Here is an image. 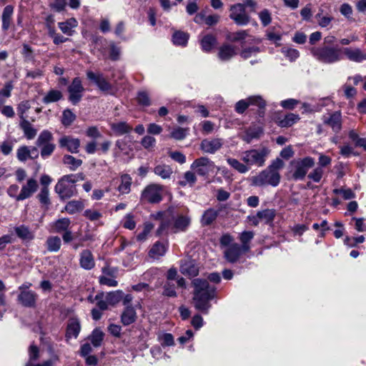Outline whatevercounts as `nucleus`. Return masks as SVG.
Segmentation results:
<instances>
[{"label": "nucleus", "mask_w": 366, "mask_h": 366, "mask_svg": "<svg viewBox=\"0 0 366 366\" xmlns=\"http://www.w3.org/2000/svg\"><path fill=\"white\" fill-rule=\"evenodd\" d=\"M123 292L121 290H117L115 292H112L107 294L106 299L109 304L110 305H116L123 298Z\"/></svg>", "instance_id": "nucleus-51"}, {"label": "nucleus", "mask_w": 366, "mask_h": 366, "mask_svg": "<svg viewBox=\"0 0 366 366\" xmlns=\"http://www.w3.org/2000/svg\"><path fill=\"white\" fill-rule=\"evenodd\" d=\"M54 137L51 132L49 130H43L39 135L36 144L37 147L42 149L44 147L50 144L53 142Z\"/></svg>", "instance_id": "nucleus-30"}, {"label": "nucleus", "mask_w": 366, "mask_h": 366, "mask_svg": "<svg viewBox=\"0 0 366 366\" xmlns=\"http://www.w3.org/2000/svg\"><path fill=\"white\" fill-rule=\"evenodd\" d=\"M17 159L21 162H25L30 159L29 147L26 146L20 147L16 152Z\"/></svg>", "instance_id": "nucleus-62"}, {"label": "nucleus", "mask_w": 366, "mask_h": 366, "mask_svg": "<svg viewBox=\"0 0 366 366\" xmlns=\"http://www.w3.org/2000/svg\"><path fill=\"white\" fill-rule=\"evenodd\" d=\"M38 187V182L35 179H29L26 184L22 186L20 193L15 197V199L23 201L31 197L37 191Z\"/></svg>", "instance_id": "nucleus-14"}, {"label": "nucleus", "mask_w": 366, "mask_h": 366, "mask_svg": "<svg viewBox=\"0 0 366 366\" xmlns=\"http://www.w3.org/2000/svg\"><path fill=\"white\" fill-rule=\"evenodd\" d=\"M323 122L330 126L333 132L338 133L342 129V114L340 111L333 112L329 117H325Z\"/></svg>", "instance_id": "nucleus-22"}, {"label": "nucleus", "mask_w": 366, "mask_h": 366, "mask_svg": "<svg viewBox=\"0 0 366 366\" xmlns=\"http://www.w3.org/2000/svg\"><path fill=\"white\" fill-rule=\"evenodd\" d=\"M13 14L14 7L12 6L7 5L4 7L1 15L2 29L4 31H7L10 28Z\"/></svg>", "instance_id": "nucleus-28"}, {"label": "nucleus", "mask_w": 366, "mask_h": 366, "mask_svg": "<svg viewBox=\"0 0 366 366\" xmlns=\"http://www.w3.org/2000/svg\"><path fill=\"white\" fill-rule=\"evenodd\" d=\"M189 35L183 31H176L172 36V41L175 45L185 46L187 43Z\"/></svg>", "instance_id": "nucleus-46"}, {"label": "nucleus", "mask_w": 366, "mask_h": 366, "mask_svg": "<svg viewBox=\"0 0 366 366\" xmlns=\"http://www.w3.org/2000/svg\"><path fill=\"white\" fill-rule=\"evenodd\" d=\"M260 51L261 50L258 46H250L242 49L240 52V56L242 58L247 59L252 56H255L257 54L260 52Z\"/></svg>", "instance_id": "nucleus-58"}, {"label": "nucleus", "mask_w": 366, "mask_h": 366, "mask_svg": "<svg viewBox=\"0 0 366 366\" xmlns=\"http://www.w3.org/2000/svg\"><path fill=\"white\" fill-rule=\"evenodd\" d=\"M167 252V247L160 242H157L149 252V255L153 259H159L164 256Z\"/></svg>", "instance_id": "nucleus-31"}, {"label": "nucleus", "mask_w": 366, "mask_h": 366, "mask_svg": "<svg viewBox=\"0 0 366 366\" xmlns=\"http://www.w3.org/2000/svg\"><path fill=\"white\" fill-rule=\"evenodd\" d=\"M104 337V333L99 328H95L88 337V339L94 347H99L102 345Z\"/></svg>", "instance_id": "nucleus-33"}, {"label": "nucleus", "mask_w": 366, "mask_h": 366, "mask_svg": "<svg viewBox=\"0 0 366 366\" xmlns=\"http://www.w3.org/2000/svg\"><path fill=\"white\" fill-rule=\"evenodd\" d=\"M269 153L270 149L265 147L259 149H252L244 152L241 159L249 168L251 166L261 167L264 165L267 157Z\"/></svg>", "instance_id": "nucleus-6"}, {"label": "nucleus", "mask_w": 366, "mask_h": 366, "mask_svg": "<svg viewBox=\"0 0 366 366\" xmlns=\"http://www.w3.org/2000/svg\"><path fill=\"white\" fill-rule=\"evenodd\" d=\"M247 252L244 251L240 244L233 243L224 250V257L228 262L233 264L237 262L242 254Z\"/></svg>", "instance_id": "nucleus-13"}, {"label": "nucleus", "mask_w": 366, "mask_h": 366, "mask_svg": "<svg viewBox=\"0 0 366 366\" xmlns=\"http://www.w3.org/2000/svg\"><path fill=\"white\" fill-rule=\"evenodd\" d=\"M262 130L260 128H249L242 137L243 141L247 143H250L254 139H259L262 134Z\"/></svg>", "instance_id": "nucleus-36"}, {"label": "nucleus", "mask_w": 366, "mask_h": 366, "mask_svg": "<svg viewBox=\"0 0 366 366\" xmlns=\"http://www.w3.org/2000/svg\"><path fill=\"white\" fill-rule=\"evenodd\" d=\"M254 237V232L251 231H244L239 235V240L242 243L240 245L244 251L250 250L249 242Z\"/></svg>", "instance_id": "nucleus-41"}, {"label": "nucleus", "mask_w": 366, "mask_h": 366, "mask_svg": "<svg viewBox=\"0 0 366 366\" xmlns=\"http://www.w3.org/2000/svg\"><path fill=\"white\" fill-rule=\"evenodd\" d=\"M63 98V94L61 91L56 89H51L42 99L43 103L48 104L53 102H56Z\"/></svg>", "instance_id": "nucleus-34"}, {"label": "nucleus", "mask_w": 366, "mask_h": 366, "mask_svg": "<svg viewBox=\"0 0 366 366\" xmlns=\"http://www.w3.org/2000/svg\"><path fill=\"white\" fill-rule=\"evenodd\" d=\"M153 228V224L150 222L145 223L143 231L137 236V240L140 242L145 240L147 235L150 233Z\"/></svg>", "instance_id": "nucleus-63"}, {"label": "nucleus", "mask_w": 366, "mask_h": 366, "mask_svg": "<svg viewBox=\"0 0 366 366\" xmlns=\"http://www.w3.org/2000/svg\"><path fill=\"white\" fill-rule=\"evenodd\" d=\"M84 207V202L81 200L69 201L65 206L64 210L70 214L79 212Z\"/></svg>", "instance_id": "nucleus-32"}, {"label": "nucleus", "mask_w": 366, "mask_h": 366, "mask_svg": "<svg viewBox=\"0 0 366 366\" xmlns=\"http://www.w3.org/2000/svg\"><path fill=\"white\" fill-rule=\"evenodd\" d=\"M197 182V177L195 172L187 171L184 174L183 180L179 182V184L182 187H185L189 184L192 187Z\"/></svg>", "instance_id": "nucleus-47"}, {"label": "nucleus", "mask_w": 366, "mask_h": 366, "mask_svg": "<svg viewBox=\"0 0 366 366\" xmlns=\"http://www.w3.org/2000/svg\"><path fill=\"white\" fill-rule=\"evenodd\" d=\"M229 17L236 24L244 26L247 25L250 20V16L247 14L244 5L236 4L230 7Z\"/></svg>", "instance_id": "nucleus-11"}, {"label": "nucleus", "mask_w": 366, "mask_h": 366, "mask_svg": "<svg viewBox=\"0 0 366 366\" xmlns=\"http://www.w3.org/2000/svg\"><path fill=\"white\" fill-rule=\"evenodd\" d=\"M192 284L194 288L192 298L194 307L204 314L208 313L211 307L209 302L215 297L216 287L207 280L199 278L193 280Z\"/></svg>", "instance_id": "nucleus-1"}, {"label": "nucleus", "mask_w": 366, "mask_h": 366, "mask_svg": "<svg viewBox=\"0 0 366 366\" xmlns=\"http://www.w3.org/2000/svg\"><path fill=\"white\" fill-rule=\"evenodd\" d=\"M38 295L32 290L19 292L17 301L25 307H34L36 306Z\"/></svg>", "instance_id": "nucleus-17"}, {"label": "nucleus", "mask_w": 366, "mask_h": 366, "mask_svg": "<svg viewBox=\"0 0 366 366\" xmlns=\"http://www.w3.org/2000/svg\"><path fill=\"white\" fill-rule=\"evenodd\" d=\"M14 232L18 238L24 242H30L35 238V232L25 224L15 227Z\"/></svg>", "instance_id": "nucleus-21"}, {"label": "nucleus", "mask_w": 366, "mask_h": 366, "mask_svg": "<svg viewBox=\"0 0 366 366\" xmlns=\"http://www.w3.org/2000/svg\"><path fill=\"white\" fill-rule=\"evenodd\" d=\"M163 186L158 184H151L142 191L141 199L150 204H157L162 200Z\"/></svg>", "instance_id": "nucleus-7"}, {"label": "nucleus", "mask_w": 366, "mask_h": 366, "mask_svg": "<svg viewBox=\"0 0 366 366\" xmlns=\"http://www.w3.org/2000/svg\"><path fill=\"white\" fill-rule=\"evenodd\" d=\"M315 159L306 157L302 159H293L290 163V172L295 180H303L308 170L315 166Z\"/></svg>", "instance_id": "nucleus-5"}, {"label": "nucleus", "mask_w": 366, "mask_h": 366, "mask_svg": "<svg viewBox=\"0 0 366 366\" xmlns=\"http://www.w3.org/2000/svg\"><path fill=\"white\" fill-rule=\"evenodd\" d=\"M154 172L161 178L166 179L170 178L173 171L169 165L159 164L154 168Z\"/></svg>", "instance_id": "nucleus-35"}, {"label": "nucleus", "mask_w": 366, "mask_h": 366, "mask_svg": "<svg viewBox=\"0 0 366 366\" xmlns=\"http://www.w3.org/2000/svg\"><path fill=\"white\" fill-rule=\"evenodd\" d=\"M258 16L263 26H267L272 22L271 12L267 9L262 10Z\"/></svg>", "instance_id": "nucleus-59"}, {"label": "nucleus", "mask_w": 366, "mask_h": 366, "mask_svg": "<svg viewBox=\"0 0 366 366\" xmlns=\"http://www.w3.org/2000/svg\"><path fill=\"white\" fill-rule=\"evenodd\" d=\"M162 295L168 297H176L177 293L174 284L172 282L167 281L163 285Z\"/></svg>", "instance_id": "nucleus-48"}, {"label": "nucleus", "mask_w": 366, "mask_h": 366, "mask_svg": "<svg viewBox=\"0 0 366 366\" xmlns=\"http://www.w3.org/2000/svg\"><path fill=\"white\" fill-rule=\"evenodd\" d=\"M257 213L260 220L263 221L265 224L272 222L275 217V211L274 209H266L259 211Z\"/></svg>", "instance_id": "nucleus-44"}, {"label": "nucleus", "mask_w": 366, "mask_h": 366, "mask_svg": "<svg viewBox=\"0 0 366 366\" xmlns=\"http://www.w3.org/2000/svg\"><path fill=\"white\" fill-rule=\"evenodd\" d=\"M132 184V178L129 174H124L121 177V184H119L118 189L122 194H127L130 191Z\"/></svg>", "instance_id": "nucleus-45"}, {"label": "nucleus", "mask_w": 366, "mask_h": 366, "mask_svg": "<svg viewBox=\"0 0 366 366\" xmlns=\"http://www.w3.org/2000/svg\"><path fill=\"white\" fill-rule=\"evenodd\" d=\"M104 294L103 292L98 293L95 297L94 300L97 301V306L99 310L102 311L107 310L108 309V304L109 302L107 300H104Z\"/></svg>", "instance_id": "nucleus-61"}, {"label": "nucleus", "mask_w": 366, "mask_h": 366, "mask_svg": "<svg viewBox=\"0 0 366 366\" xmlns=\"http://www.w3.org/2000/svg\"><path fill=\"white\" fill-rule=\"evenodd\" d=\"M63 180H66L71 184H74L78 182L83 181L85 179V175L80 172L77 174H66L62 177Z\"/></svg>", "instance_id": "nucleus-57"}, {"label": "nucleus", "mask_w": 366, "mask_h": 366, "mask_svg": "<svg viewBox=\"0 0 366 366\" xmlns=\"http://www.w3.org/2000/svg\"><path fill=\"white\" fill-rule=\"evenodd\" d=\"M311 55L317 61L325 64H333L343 59L342 48L330 45H320L310 49Z\"/></svg>", "instance_id": "nucleus-3"}, {"label": "nucleus", "mask_w": 366, "mask_h": 366, "mask_svg": "<svg viewBox=\"0 0 366 366\" xmlns=\"http://www.w3.org/2000/svg\"><path fill=\"white\" fill-rule=\"evenodd\" d=\"M284 166V162L280 158H276L265 169L252 177V184L257 187L264 185L277 187L281 179L280 170H281Z\"/></svg>", "instance_id": "nucleus-2"}, {"label": "nucleus", "mask_w": 366, "mask_h": 366, "mask_svg": "<svg viewBox=\"0 0 366 366\" xmlns=\"http://www.w3.org/2000/svg\"><path fill=\"white\" fill-rule=\"evenodd\" d=\"M300 116L293 113L287 114L282 119L279 120L278 125L281 127H289L300 120Z\"/></svg>", "instance_id": "nucleus-39"}, {"label": "nucleus", "mask_w": 366, "mask_h": 366, "mask_svg": "<svg viewBox=\"0 0 366 366\" xmlns=\"http://www.w3.org/2000/svg\"><path fill=\"white\" fill-rule=\"evenodd\" d=\"M216 166L208 157H202L196 159L191 164V169L199 176L207 177L214 172Z\"/></svg>", "instance_id": "nucleus-8"}, {"label": "nucleus", "mask_w": 366, "mask_h": 366, "mask_svg": "<svg viewBox=\"0 0 366 366\" xmlns=\"http://www.w3.org/2000/svg\"><path fill=\"white\" fill-rule=\"evenodd\" d=\"M84 90L81 79L79 77L73 79L67 88L69 101L74 105L77 104L81 100Z\"/></svg>", "instance_id": "nucleus-10"}, {"label": "nucleus", "mask_w": 366, "mask_h": 366, "mask_svg": "<svg viewBox=\"0 0 366 366\" xmlns=\"http://www.w3.org/2000/svg\"><path fill=\"white\" fill-rule=\"evenodd\" d=\"M322 9L320 10V11L315 15V19H317L319 26L324 28L330 24L332 21V17L330 16H322Z\"/></svg>", "instance_id": "nucleus-53"}, {"label": "nucleus", "mask_w": 366, "mask_h": 366, "mask_svg": "<svg viewBox=\"0 0 366 366\" xmlns=\"http://www.w3.org/2000/svg\"><path fill=\"white\" fill-rule=\"evenodd\" d=\"M324 174V169L321 167H317L307 175L308 179L312 180L314 182L318 183L320 182Z\"/></svg>", "instance_id": "nucleus-56"}, {"label": "nucleus", "mask_w": 366, "mask_h": 366, "mask_svg": "<svg viewBox=\"0 0 366 366\" xmlns=\"http://www.w3.org/2000/svg\"><path fill=\"white\" fill-rule=\"evenodd\" d=\"M54 190L62 200L69 199L77 194L76 186L71 184L66 180H63V177L59 180Z\"/></svg>", "instance_id": "nucleus-12"}, {"label": "nucleus", "mask_w": 366, "mask_h": 366, "mask_svg": "<svg viewBox=\"0 0 366 366\" xmlns=\"http://www.w3.org/2000/svg\"><path fill=\"white\" fill-rule=\"evenodd\" d=\"M237 54L236 47L229 44L222 45L219 49L218 57L222 61H229Z\"/></svg>", "instance_id": "nucleus-23"}, {"label": "nucleus", "mask_w": 366, "mask_h": 366, "mask_svg": "<svg viewBox=\"0 0 366 366\" xmlns=\"http://www.w3.org/2000/svg\"><path fill=\"white\" fill-rule=\"evenodd\" d=\"M191 224V218L188 216L179 214L172 218L163 219L160 222L159 227L157 229V235L162 236L171 233L184 232L187 230Z\"/></svg>", "instance_id": "nucleus-4"}, {"label": "nucleus", "mask_w": 366, "mask_h": 366, "mask_svg": "<svg viewBox=\"0 0 366 366\" xmlns=\"http://www.w3.org/2000/svg\"><path fill=\"white\" fill-rule=\"evenodd\" d=\"M342 54L351 61L360 63L366 60V52L360 48H342Z\"/></svg>", "instance_id": "nucleus-18"}, {"label": "nucleus", "mask_w": 366, "mask_h": 366, "mask_svg": "<svg viewBox=\"0 0 366 366\" xmlns=\"http://www.w3.org/2000/svg\"><path fill=\"white\" fill-rule=\"evenodd\" d=\"M76 119V115L69 109H65L62 113L61 123L63 125L70 126Z\"/></svg>", "instance_id": "nucleus-50"}, {"label": "nucleus", "mask_w": 366, "mask_h": 366, "mask_svg": "<svg viewBox=\"0 0 366 366\" xmlns=\"http://www.w3.org/2000/svg\"><path fill=\"white\" fill-rule=\"evenodd\" d=\"M80 330L81 325L79 321L76 319L70 320L66 327V340L71 337L76 338L80 332Z\"/></svg>", "instance_id": "nucleus-26"}, {"label": "nucleus", "mask_w": 366, "mask_h": 366, "mask_svg": "<svg viewBox=\"0 0 366 366\" xmlns=\"http://www.w3.org/2000/svg\"><path fill=\"white\" fill-rule=\"evenodd\" d=\"M36 197L42 205L46 206V207L50 205L51 201L49 199V188H41Z\"/></svg>", "instance_id": "nucleus-49"}, {"label": "nucleus", "mask_w": 366, "mask_h": 366, "mask_svg": "<svg viewBox=\"0 0 366 366\" xmlns=\"http://www.w3.org/2000/svg\"><path fill=\"white\" fill-rule=\"evenodd\" d=\"M110 128L117 136L129 134L132 130V127L126 122H119L110 124Z\"/></svg>", "instance_id": "nucleus-27"}, {"label": "nucleus", "mask_w": 366, "mask_h": 366, "mask_svg": "<svg viewBox=\"0 0 366 366\" xmlns=\"http://www.w3.org/2000/svg\"><path fill=\"white\" fill-rule=\"evenodd\" d=\"M71 221L69 218L59 219L53 223V228L56 232H65L69 228Z\"/></svg>", "instance_id": "nucleus-43"}, {"label": "nucleus", "mask_w": 366, "mask_h": 366, "mask_svg": "<svg viewBox=\"0 0 366 366\" xmlns=\"http://www.w3.org/2000/svg\"><path fill=\"white\" fill-rule=\"evenodd\" d=\"M217 43V39L210 34L204 36L201 41V46L203 51L209 52Z\"/></svg>", "instance_id": "nucleus-42"}, {"label": "nucleus", "mask_w": 366, "mask_h": 366, "mask_svg": "<svg viewBox=\"0 0 366 366\" xmlns=\"http://www.w3.org/2000/svg\"><path fill=\"white\" fill-rule=\"evenodd\" d=\"M31 108L30 102L29 101L21 102L17 107V112L20 120L27 119L26 113Z\"/></svg>", "instance_id": "nucleus-52"}, {"label": "nucleus", "mask_w": 366, "mask_h": 366, "mask_svg": "<svg viewBox=\"0 0 366 366\" xmlns=\"http://www.w3.org/2000/svg\"><path fill=\"white\" fill-rule=\"evenodd\" d=\"M87 79L104 94H112L113 86L101 72L86 71Z\"/></svg>", "instance_id": "nucleus-9"}, {"label": "nucleus", "mask_w": 366, "mask_h": 366, "mask_svg": "<svg viewBox=\"0 0 366 366\" xmlns=\"http://www.w3.org/2000/svg\"><path fill=\"white\" fill-rule=\"evenodd\" d=\"M84 216L90 221H97L102 217V214L95 209H86L84 212Z\"/></svg>", "instance_id": "nucleus-64"}, {"label": "nucleus", "mask_w": 366, "mask_h": 366, "mask_svg": "<svg viewBox=\"0 0 366 366\" xmlns=\"http://www.w3.org/2000/svg\"><path fill=\"white\" fill-rule=\"evenodd\" d=\"M180 272L185 276L194 277L199 274V267L194 260L185 259L181 261Z\"/></svg>", "instance_id": "nucleus-16"}, {"label": "nucleus", "mask_w": 366, "mask_h": 366, "mask_svg": "<svg viewBox=\"0 0 366 366\" xmlns=\"http://www.w3.org/2000/svg\"><path fill=\"white\" fill-rule=\"evenodd\" d=\"M137 319V313L134 307H127L121 316V321L125 326L134 322Z\"/></svg>", "instance_id": "nucleus-29"}, {"label": "nucleus", "mask_w": 366, "mask_h": 366, "mask_svg": "<svg viewBox=\"0 0 366 366\" xmlns=\"http://www.w3.org/2000/svg\"><path fill=\"white\" fill-rule=\"evenodd\" d=\"M47 250L50 252H58L61 245V239L57 236H52L47 238L46 241Z\"/></svg>", "instance_id": "nucleus-37"}, {"label": "nucleus", "mask_w": 366, "mask_h": 366, "mask_svg": "<svg viewBox=\"0 0 366 366\" xmlns=\"http://www.w3.org/2000/svg\"><path fill=\"white\" fill-rule=\"evenodd\" d=\"M60 147L66 148L71 153H78L80 140L69 136H64L59 140Z\"/></svg>", "instance_id": "nucleus-19"}, {"label": "nucleus", "mask_w": 366, "mask_h": 366, "mask_svg": "<svg viewBox=\"0 0 366 366\" xmlns=\"http://www.w3.org/2000/svg\"><path fill=\"white\" fill-rule=\"evenodd\" d=\"M137 102L140 105L149 107L151 105V100L149 94L146 91H139L137 97Z\"/></svg>", "instance_id": "nucleus-60"}, {"label": "nucleus", "mask_w": 366, "mask_h": 366, "mask_svg": "<svg viewBox=\"0 0 366 366\" xmlns=\"http://www.w3.org/2000/svg\"><path fill=\"white\" fill-rule=\"evenodd\" d=\"M249 106H256L259 109H264L266 106V102L262 99L261 96H250L247 98Z\"/></svg>", "instance_id": "nucleus-55"}, {"label": "nucleus", "mask_w": 366, "mask_h": 366, "mask_svg": "<svg viewBox=\"0 0 366 366\" xmlns=\"http://www.w3.org/2000/svg\"><path fill=\"white\" fill-rule=\"evenodd\" d=\"M79 265L85 270H91L95 267L94 257L89 249H85L80 252Z\"/></svg>", "instance_id": "nucleus-20"}, {"label": "nucleus", "mask_w": 366, "mask_h": 366, "mask_svg": "<svg viewBox=\"0 0 366 366\" xmlns=\"http://www.w3.org/2000/svg\"><path fill=\"white\" fill-rule=\"evenodd\" d=\"M19 127L23 131L24 134L27 139H33L36 137L37 130L27 119L20 120Z\"/></svg>", "instance_id": "nucleus-25"}, {"label": "nucleus", "mask_w": 366, "mask_h": 366, "mask_svg": "<svg viewBox=\"0 0 366 366\" xmlns=\"http://www.w3.org/2000/svg\"><path fill=\"white\" fill-rule=\"evenodd\" d=\"M227 162L231 167L241 174L247 173L249 170V167L245 163H242L237 159L227 158Z\"/></svg>", "instance_id": "nucleus-38"}, {"label": "nucleus", "mask_w": 366, "mask_h": 366, "mask_svg": "<svg viewBox=\"0 0 366 366\" xmlns=\"http://www.w3.org/2000/svg\"><path fill=\"white\" fill-rule=\"evenodd\" d=\"M224 144L222 138L204 139L201 142L200 149L205 153L214 154L219 151Z\"/></svg>", "instance_id": "nucleus-15"}, {"label": "nucleus", "mask_w": 366, "mask_h": 366, "mask_svg": "<svg viewBox=\"0 0 366 366\" xmlns=\"http://www.w3.org/2000/svg\"><path fill=\"white\" fill-rule=\"evenodd\" d=\"M219 213V210L214 208L206 209L201 217L200 222L202 226H209L215 222Z\"/></svg>", "instance_id": "nucleus-24"}, {"label": "nucleus", "mask_w": 366, "mask_h": 366, "mask_svg": "<svg viewBox=\"0 0 366 366\" xmlns=\"http://www.w3.org/2000/svg\"><path fill=\"white\" fill-rule=\"evenodd\" d=\"M281 52L291 61H295L300 56L298 50L293 48L283 47Z\"/></svg>", "instance_id": "nucleus-54"}, {"label": "nucleus", "mask_w": 366, "mask_h": 366, "mask_svg": "<svg viewBox=\"0 0 366 366\" xmlns=\"http://www.w3.org/2000/svg\"><path fill=\"white\" fill-rule=\"evenodd\" d=\"M63 163L68 165L70 170L75 171L82 164V160L76 159L71 155L66 154L63 157Z\"/></svg>", "instance_id": "nucleus-40"}]
</instances>
